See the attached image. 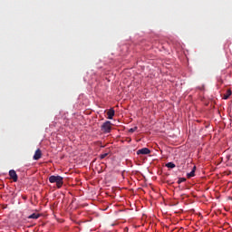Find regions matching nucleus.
Instances as JSON below:
<instances>
[{
  "instance_id": "f257e3e1",
  "label": "nucleus",
  "mask_w": 232,
  "mask_h": 232,
  "mask_svg": "<svg viewBox=\"0 0 232 232\" xmlns=\"http://www.w3.org/2000/svg\"><path fill=\"white\" fill-rule=\"evenodd\" d=\"M63 180V178L61 176H50L49 177V182L51 184H56L58 188H63V184H64V182Z\"/></svg>"
},
{
  "instance_id": "f03ea898",
  "label": "nucleus",
  "mask_w": 232,
  "mask_h": 232,
  "mask_svg": "<svg viewBox=\"0 0 232 232\" xmlns=\"http://www.w3.org/2000/svg\"><path fill=\"white\" fill-rule=\"evenodd\" d=\"M102 131L103 133H110L111 131V121H107L102 125Z\"/></svg>"
},
{
  "instance_id": "7ed1b4c3",
  "label": "nucleus",
  "mask_w": 232,
  "mask_h": 232,
  "mask_svg": "<svg viewBox=\"0 0 232 232\" xmlns=\"http://www.w3.org/2000/svg\"><path fill=\"white\" fill-rule=\"evenodd\" d=\"M150 153H151V150L148 148H142L137 150V155H150Z\"/></svg>"
},
{
  "instance_id": "20e7f679",
  "label": "nucleus",
  "mask_w": 232,
  "mask_h": 232,
  "mask_svg": "<svg viewBox=\"0 0 232 232\" xmlns=\"http://www.w3.org/2000/svg\"><path fill=\"white\" fill-rule=\"evenodd\" d=\"M9 177L12 179L14 182H17L18 177H17V172H15V170L14 169L9 170Z\"/></svg>"
},
{
  "instance_id": "39448f33",
  "label": "nucleus",
  "mask_w": 232,
  "mask_h": 232,
  "mask_svg": "<svg viewBox=\"0 0 232 232\" xmlns=\"http://www.w3.org/2000/svg\"><path fill=\"white\" fill-rule=\"evenodd\" d=\"M41 157H43V152L40 150V149H37L34 152L33 159L34 160H39Z\"/></svg>"
},
{
  "instance_id": "423d86ee",
  "label": "nucleus",
  "mask_w": 232,
  "mask_h": 232,
  "mask_svg": "<svg viewBox=\"0 0 232 232\" xmlns=\"http://www.w3.org/2000/svg\"><path fill=\"white\" fill-rule=\"evenodd\" d=\"M107 115H108V119H110V120L113 119V117L115 116V110L110 109L107 111Z\"/></svg>"
},
{
  "instance_id": "0eeeda50",
  "label": "nucleus",
  "mask_w": 232,
  "mask_h": 232,
  "mask_svg": "<svg viewBox=\"0 0 232 232\" xmlns=\"http://www.w3.org/2000/svg\"><path fill=\"white\" fill-rule=\"evenodd\" d=\"M195 171H197V167L196 166H194L192 170L189 173L187 174V177L188 179H191V177L195 176Z\"/></svg>"
},
{
  "instance_id": "6e6552de",
  "label": "nucleus",
  "mask_w": 232,
  "mask_h": 232,
  "mask_svg": "<svg viewBox=\"0 0 232 232\" xmlns=\"http://www.w3.org/2000/svg\"><path fill=\"white\" fill-rule=\"evenodd\" d=\"M39 214H36V213H33L32 215L28 216V218L29 219H34V220H37V218H39Z\"/></svg>"
},
{
  "instance_id": "1a4fd4ad",
  "label": "nucleus",
  "mask_w": 232,
  "mask_h": 232,
  "mask_svg": "<svg viewBox=\"0 0 232 232\" xmlns=\"http://www.w3.org/2000/svg\"><path fill=\"white\" fill-rule=\"evenodd\" d=\"M166 168H170L171 169H173V168H175V163L169 162L166 164Z\"/></svg>"
},
{
  "instance_id": "9d476101",
  "label": "nucleus",
  "mask_w": 232,
  "mask_h": 232,
  "mask_svg": "<svg viewBox=\"0 0 232 232\" xmlns=\"http://www.w3.org/2000/svg\"><path fill=\"white\" fill-rule=\"evenodd\" d=\"M229 97H231V91L230 90H228L227 92V93L224 95V99H229Z\"/></svg>"
},
{
  "instance_id": "9b49d317",
  "label": "nucleus",
  "mask_w": 232,
  "mask_h": 232,
  "mask_svg": "<svg viewBox=\"0 0 232 232\" xmlns=\"http://www.w3.org/2000/svg\"><path fill=\"white\" fill-rule=\"evenodd\" d=\"M182 182H186V178H179L178 180V184H182Z\"/></svg>"
},
{
  "instance_id": "f8f14e48",
  "label": "nucleus",
  "mask_w": 232,
  "mask_h": 232,
  "mask_svg": "<svg viewBox=\"0 0 232 232\" xmlns=\"http://www.w3.org/2000/svg\"><path fill=\"white\" fill-rule=\"evenodd\" d=\"M129 131L130 133H134V131H137V127L130 129Z\"/></svg>"
},
{
  "instance_id": "ddd939ff",
  "label": "nucleus",
  "mask_w": 232,
  "mask_h": 232,
  "mask_svg": "<svg viewBox=\"0 0 232 232\" xmlns=\"http://www.w3.org/2000/svg\"><path fill=\"white\" fill-rule=\"evenodd\" d=\"M106 157H108V153H104V154H102L101 156H100V159H106Z\"/></svg>"
}]
</instances>
